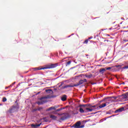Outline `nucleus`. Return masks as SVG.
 Returning <instances> with one entry per match:
<instances>
[{"mask_svg":"<svg viewBox=\"0 0 128 128\" xmlns=\"http://www.w3.org/2000/svg\"><path fill=\"white\" fill-rule=\"evenodd\" d=\"M4 92H6V91H5Z\"/></svg>","mask_w":128,"mask_h":128,"instance_id":"37998d69","label":"nucleus"},{"mask_svg":"<svg viewBox=\"0 0 128 128\" xmlns=\"http://www.w3.org/2000/svg\"><path fill=\"white\" fill-rule=\"evenodd\" d=\"M104 42H108V40H105Z\"/></svg>","mask_w":128,"mask_h":128,"instance_id":"c9c22d12","label":"nucleus"},{"mask_svg":"<svg viewBox=\"0 0 128 128\" xmlns=\"http://www.w3.org/2000/svg\"><path fill=\"white\" fill-rule=\"evenodd\" d=\"M105 106H106V104H100L99 106L98 107H97L96 108V110H100V108H105Z\"/></svg>","mask_w":128,"mask_h":128,"instance_id":"9d476101","label":"nucleus"},{"mask_svg":"<svg viewBox=\"0 0 128 128\" xmlns=\"http://www.w3.org/2000/svg\"><path fill=\"white\" fill-rule=\"evenodd\" d=\"M101 102H104V100H102V101H100Z\"/></svg>","mask_w":128,"mask_h":128,"instance_id":"4c0bfd02","label":"nucleus"},{"mask_svg":"<svg viewBox=\"0 0 128 128\" xmlns=\"http://www.w3.org/2000/svg\"><path fill=\"white\" fill-rule=\"evenodd\" d=\"M42 124V123H40V124H31V127L34 128H38L39 126H40V125Z\"/></svg>","mask_w":128,"mask_h":128,"instance_id":"9b49d317","label":"nucleus"},{"mask_svg":"<svg viewBox=\"0 0 128 128\" xmlns=\"http://www.w3.org/2000/svg\"><path fill=\"white\" fill-rule=\"evenodd\" d=\"M98 107V105H94V106H91V108H94V109L96 110V108Z\"/></svg>","mask_w":128,"mask_h":128,"instance_id":"4be33fe9","label":"nucleus"},{"mask_svg":"<svg viewBox=\"0 0 128 128\" xmlns=\"http://www.w3.org/2000/svg\"><path fill=\"white\" fill-rule=\"evenodd\" d=\"M66 95L64 94L62 96L61 98V100H62V102H66Z\"/></svg>","mask_w":128,"mask_h":128,"instance_id":"4468645a","label":"nucleus"},{"mask_svg":"<svg viewBox=\"0 0 128 128\" xmlns=\"http://www.w3.org/2000/svg\"><path fill=\"white\" fill-rule=\"evenodd\" d=\"M44 122H48V120H46V118H44Z\"/></svg>","mask_w":128,"mask_h":128,"instance_id":"473e14b6","label":"nucleus"},{"mask_svg":"<svg viewBox=\"0 0 128 128\" xmlns=\"http://www.w3.org/2000/svg\"><path fill=\"white\" fill-rule=\"evenodd\" d=\"M88 82V80H86V79L83 80V82Z\"/></svg>","mask_w":128,"mask_h":128,"instance_id":"cd10ccee","label":"nucleus"},{"mask_svg":"<svg viewBox=\"0 0 128 128\" xmlns=\"http://www.w3.org/2000/svg\"><path fill=\"white\" fill-rule=\"evenodd\" d=\"M83 102H86V101H84V100Z\"/></svg>","mask_w":128,"mask_h":128,"instance_id":"ea45409f","label":"nucleus"},{"mask_svg":"<svg viewBox=\"0 0 128 128\" xmlns=\"http://www.w3.org/2000/svg\"><path fill=\"white\" fill-rule=\"evenodd\" d=\"M128 92H126L125 94H123L120 96V98L122 99L128 98Z\"/></svg>","mask_w":128,"mask_h":128,"instance_id":"f8f14e48","label":"nucleus"},{"mask_svg":"<svg viewBox=\"0 0 128 128\" xmlns=\"http://www.w3.org/2000/svg\"><path fill=\"white\" fill-rule=\"evenodd\" d=\"M85 76L86 78H92V74H86Z\"/></svg>","mask_w":128,"mask_h":128,"instance_id":"f3484780","label":"nucleus"},{"mask_svg":"<svg viewBox=\"0 0 128 128\" xmlns=\"http://www.w3.org/2000/svg\"><path fill=\"white\" fill-rule=\"evenodd\" d=\"M52 97H50V96H45L42 97L40 98H39L38 100L41 101H38L36 102V104H38V106L40 104H46V102H48V98H51Z\"/></svg>","mask_w":128,"mask_h":128,"instance_id":"f03ea898","label":"nucleus"},{"mask_svg":"<svg viewBox=\"0 0 128 128\" xmlns=\"http://www.w3.org/2000/svg\"><path fill=\"white\" fill-rule=\"evenodd\" d=\"M114 100H116V97H114Z\"/></svg>","mask_w":128,"mask_h":128,"instance_id":"e433bc0d","label":"nucleus"},{"mask_svg":"<svg viewBox=\"0 0 128 128\" xmlns=\"http://www.w3.org/2000/svg\"><path fill=\"white\" fill-rule=\"evenodd\" d=\"M16 84V82H13L12 84V86H14V84Z\"/></svg>","mask_w":128,"mask_h":128,"instance_id":"72a5a7b5","label":"nucleus"},{"mask_svg":"<svg viewBox=\"0 0 128 128\" xmlns=\"http://www.w3.org/2000/svg\"><path fill=\"white\" fill-rule=\"evenodd\" d=\"M123 70L128 69V65L126 66H124L122 68Z\"/></svg>","mask_w":128,"mask_h":128,"instance_id":"393cba45","label":"nucleus"},{"mask_svg":"<svg viewBox=\"0 0 128 128\" xmlns=\"http://www.w3.org/2000/svg\"><path fill=\"white\" fill-rule=\"evenodd\" d=\"M72 64V61L70 60L66 62V66H70Z\"/></svg>","mask_w":128,"mask_h":128,"instance_id":"b1692460","label":"nucleus"},{"mask_svg":"<svg viewBox=\"0 0 128 128\" xmlns=\"http://www.w3.org/2000/svg\"><path fill=\"white\" fill-rule=\"evenodd\" d=\"M62 84H64V82H62V84H60L59 86V88H60V86H62Z\"/></svg>","mask_w":128,"mask_h":128,"instance_id":"c756f323","label":"nucleus"},{"mask_svg":"<svg viewBox=\"0 0 128 128\" xmlns=\"http://www.w3.org/2000/svg\"><path fill=\"white\" fill-rule=\"evenodd\" d=\"M46 92L48 93V94H50V92H52V89H48V90H46Z\"/></svg>","mask_w":128,"mask_h":128,"instance_id":"a211bd4d","label":"nucleus"},{"mask_svg":"<svg viewBox=\"0 0 128 128\" xmlns=\"http://www.w3.org/2000/svg\"><path fill=\"white\" fill-rule=\"evenodd\" d=\"M58 116H62V114H64V116H62L60 119V120H66L67 118H70V116L68 115V113H63L62 114H60L59 113H58Z\"/></svg>","mask_w":128,"mask_h":128,"instance_id":"39448f33","label":"nucleus"},{"mask_svg":"<svg viewBox=\"0 0 128 128\" xmlns=\"http://www.w3.org/2000/svg\"><path fill=\"white\" fill-rule=\"evenodd\" d=\"M124 42H128V40H124Z\"/></svg>","mask_w":128,"mask_h":128,"instance_id":"7c9ffc66","label":"nucleus"},{"mask_svg":"<svg viewBox=\"0 0 128 128\" xmlns=\"http://www.w3.org/2000/svg\"><path fill=\"white\" fill-rule=\"evenodd\" d=\"M60 110H62V108H59V109H58V110H56V112H60Z\"/></svg>","mask_w":128,"mask_h":128,"instance_id":"c85d7f7f","label":"nucleus"},{"mask_svg":"<svg viewBox=\"0 0 128 128\" xmlns=\"http://www.w3.org/2000/svg\"><path fill=\"white\" fill-rule=\"evenodd\" d=\"M16 106H13L12 107H10L8 110V112H10V114H12V112H16Z\"/></svg>","mask_w":128,"mask_h":128,"instance_id":"423d86ee","label":"nucleus"},{"mask_svg":"<svg viewBox=\"0 0 128 128\" xmlns=\"http://www.w3.org/2000/svg\"><path fill=\"white\" fill-rule=\"evenodd\" d=\"M50 116V118H52L54 120H56V118H58V117L54 115L51 114Z\"/></svg>","mask_w":128,"mask_h":128,"instance_id":"2eb2a0df","label":"nucleus"},{"mask_svg":"<svg viewBox=\"0 0 128 128\" xmlns=\"http://www.w3.org/2000/svg\"><path fill=\"white\" fill-rule=\"evenodd\" d=\"M6 97H4L3 98H2V102H6Z\"/></svg>","mask_w":128,"mask_h":128,"instance_id":"aec40b11","label":"nucleus"},{"mask_svg":"<svg viewBox=\"0 0 128 128\" xmlns=\"http://www.w3.org/2000/svg\"><path fill=\"white\" fill-rule=\"evenodd\" d=\"M9 87H10V86H8V87H6L5 90H8V88Z\"/></svg>","mask_w":128,"mask_h":128,"instance_id":"2f4dec72","label":"nucleus"},{"mask_svg":"<svg viewBox=\"0 0 128 128\" xmlns=\"http://www.w3.org/2000/svg\"><path fill=\"white\" fill-rule=\"evenodd\" d=\"M106 70H112V67L106 68Z\"/></svg>","mask_w":128,"mask_h":128,"instance_id":"bb28decb","label":"nucleus"},{"mask_svg":"<svg viewBox=\"0 0 128 128\" xmlns=\"http://www.w3.org/2000/svg\"><path fill=\"white\" fill-rule=\"evenodd\" d=\"M112 98V97H108L107 98H105L104 99V100L105 102L104 104H106V106H108L110 104V102H112V100H110V98Z\"/></svg>","mask_w":128,"mask_h":128,"instance_id":"0eeeda50","label":"nucleus"},{"mask_svg":"<svg viewBox=\"0 0 128 128\" xmlns=\"http://www.w3.org/2000/svg\"><path fill=\"white\" fill-rule=\"evenodd\" d=\"M124 108L122 107V108L115 110L114 113L118 114V112H124Z\"/></svg>","mask_w":128,"mask_h":128,"instance_id":"6e6552de","label":"nucleus"},{"mask_svg":"<svg viewBox=\"0 0 128 128\" xmlns=\"http://www.w3.org/2000/svg\"><path fill=\"white\" fill-rule=\"evenodd\" d=\"M88 40H90V38H88Z\"/></svg>","mask_w":128,"mask_h":128,"instance_id":"79ce46f5","label":"nucleus"},{"mask_svg":"<svg viewBox=\"0 0 128 128\" xmlns=\"http://www.w3.org/2000/svg\"><path fill=\"white\" fill-rule=\"evenodd\" d=\"M107 36H110V34H108Z\"/></svg>","mask_w":128,"mask_h":128,"instance_id":"a19ab883","label":"nucleus"},{"mask_svg":"<svg viewBox=\"0 0 128 128\" xmlns=\"http://www.w3.org/2000/svg\"><path fill=\"white\" fill-rule=\"evenodd\" d=\"M92 110H94V109L91 108V107L90 108L86 107V108H80L79 109V112L81 114H84V112H92Z\"/></svg>","mask_w":128,"mask_h":128,"instance_id":"7ed1b4c3","label":"nucleus"},{"mask_svg":"<svg viewBox=\"0 0 128 128\" xmlns=\"http://www.w3.org/2000/svg\"><path fill=\"white\" fill-rule=\"evenodd\" d=\"M126 83H124V82H122V84H124Z\"/></svg>","mask_w":128,"mask_h":128,"instance_id":"f704fd0d","label":"nucleus"},{"mask_svg":"<svg viewBox=\"0 0 128 128\" xmlns=\"http://www.w3.org/2000/svg\"><path fill=\"white\" fill-rule=\"evenodd\" d=\"M56 110V108L54 107V106H52L46 110L48 112L50 111V110Z\"/></svg>","mask_w":128,"mask_h":128,"instance_id":"6ab92c4d","label":"nucleus"},{"mask_svg":"<svg viewBox=\"0 0 128 128\" xmlns=\"http://www.w3.org/2000/svg\"><path fill=\"white\" fill-rule=\"evenodd\" d=\"M80 108H82V106L84 108H86V104H82V105H80Z\"/></svg>","mask_w":128,"mask_h":128,"instance_id":"412c9836","label":"nucleus"},{"mask_svg":"<svg viewBox=\"0 0 128 128\" xmlns=\"http://www.w3.org/2000/svg\"><path fill=\"white\" fill-rule=\"evenodd\" d=\"M58 66V64H50L46 65L45 67L44 68H34L35 70H48L50 68H54Z\"/></svg>","mask_w":128,"mask_h":128,"instance_id":"f257e3e1","label":"nucleus"},{"mask_svg":"<svg viewBox=\"0 0 128 128\" xmlns=\"http://www.w3.org/2000/svg\"><path fill=\"white\" fill-rule=\"evenodd\" d=\"M81 124H82V122L80 121H78L72 126V128H84V125L80 126Z\"/></svg>","mask_w":128,"mask_h":128,"instance_id":"20e7f679","label":"nucleus"},{"mask_svg":"<svg viewBox=\"0 0 128 128\" xmlns=\"http://www.w3.org/2000/svg\"><path fill=\"white\" fill-rule=\"evenodd\" d=\"M74 85H70V84H68V85H66L62 87V88L64 89V88H74Z\"/></svg>","mask_w":128,"mask_h":128,"instance_id":"ddd939ff","label":"nucleus"},{"mask_svg":"<svg viewBox=\"0 0 128 128\" xmlns=\"http://www.w3.org/2000/svg\"><path fill=\"white\" fill-rule=\"evenodd\" d=\"M38 94H40V92H38Z\"/></svg>","mask_w":128,"mask_h":128,"instance_id":"c03bdc74","label":"nucleus"},{"mask_svg":"<svg viewBox=\"0 0 128 128\" xmlns=\"http://www.w3.org/2000/svg\"><path fill=\"white\" fill-rule=\"evenodd\" d=\"M88 40H86L84 42H83V44H88Z\"/></svg>","mask_w":128,"mask_h":128,"instance_id":"5701e85b","label":"nucleus"},{"mask_svg":"<svg viewBox=\"0 0 128 128\" xmlns=\"http://www.w3.org/2000/svg\"><path fill=\"white\" fill-rule=\"evenodd\" d=\"M84 84V80H80L78 83L74 84V86H80V84Z\"/></svg>","mask_w":128,"mask_h":128,"instance_id":"1a4fd4ad","label":"nucleus"},{"mask_svg":"<svg viewBox=\"0 0 128 128\" xmlns=\"http://www.w3.org/2000/svg\"><path fill=\"white\" fill-rule=\"evenodd\" d=\"M42 110V107H40L37 109V110Z\"/></svg>","mask_w":128,"mask_h":128,"instance_id":"a878e982","label":"nucleus"},{"mask_svg":"<svg viewBox=\"0 0 128 128\" xmlns=\"http://www.w3.org/2000/svg\"><path fill=\"white\" fill-rule=\"evenodd\" d=\"M104 72H106V69L104 68H100V74H104Z\"/></svg>","mask_w":128,"mask_h":128,"instance_id":"dca6fc26","label":"nucleus"},{"mask_svg":"<svg viewBox=\"0 0 128 128\" xmlns=\"http://www.w3.org/2000/svg\"><path fill=\"white\" fill-rule=\"evenodd\" d=\"M94 114H98V112H94Z\"/></svg>","mask_w":128,"mask_h":128,"instance_id":"58836bf2","label":"nucleus"}]
</instances>
